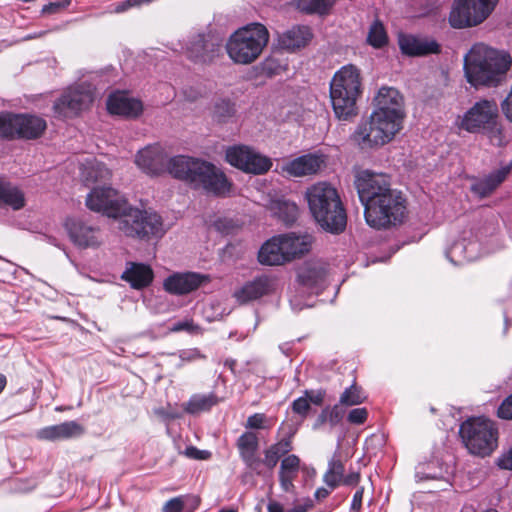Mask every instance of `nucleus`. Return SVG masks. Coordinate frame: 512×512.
I'll return each instance as SVG.
<instances>
[{
    "label": "nucleus",
    "instance_id": "obj_30",
    "mask_svg": "<svg viewBox=\"0 0 512 512\" xmlns=\"http://www.w3.org/2000/svg\"><path fill=\"white\" fill-rule=\"evenodd\" d=\"M312 33L307 26H294L279 35V46L288 51H294L307 45Z\"/></svg>",
    "mask_w": 512,
    "mask_h": 512
},
{
    "label": "nucleus",
    "instance_id": "obj_62",
    "mask_svg": "<svg viewBox=\"0 0 512 512\" xmlns=\"http://www.w3.org/2000/svg\"><path fill=\"white\" fill-rule=\"evenodd\" d=\"M214 226H215V228H216L218 231H220V232H222V233H228V232H229V230H228V229H229V227H230V223H229V221H227V220H221V219H220V220H218V221H216V222L214 223Z\"/></svg>",
    "mask_w": 512,
    "mask_h": 512
},
{
    "label": "nucleus",
    "instance_id": "obj_50",
    "mask_svg": "<svg viewBox=\"0 0 512 512\" xmlns=\"http://www.w3.org/2000/svg\"><path fill=\"white\" fill-rule=\"evenodd\" d=\"M182 453L186 457L194 460H207L211 457L210 451L200 450L195 446H188Z\"/></svg>",
    "mask_w": 512,
    "mask_h": 512
},
{
    "label": "nucleus",
    "instance_id": "obj_21",
    "mask_svg": "<svg viewBox=\"0 0 512 512\" xmlns=\"http://www.w3.org/2000/svg\"><path fill=\"white\" fill-rule=\"evenodd\" d=\"M109 113L126 118H136L143 111L142 102L130 97L127 93L117 91L109 95L107 99Z\"/></svg>",
    "mask_w": 512,
    "mask_h": 512
},
{
    "label": "nucleus",
    "instance_id": "obj_24",
    "mask_svg": "<svg viewBox=\"0 0 512 512\" xmlns=\"http://www.w3.org/2000/svg\"><path fill=\"white\" fill-rule=\"evenodd\" d=\"M330 87L349 91L351 95H360L362 84L359 69L352 64L343 66L334 74Z\"/></svg>",
    "mask_w": 512,
    "mask_h": 512
},
{
    "label": "nucleus",
    "instance_id": "obj_46",
    "mask_svg": "<svg viewBox=\"0 0 512 512\" xmlns=\"http://www.w3.org/2000/svg\"><path fill=\"white\" fill-rule=\"evenodd\" d=\"M312 507L311 500L304 503H297L288 511H285L283 505L277 501H270L267 506L268 512H307Z\"/></svg>",
    "mask_w": 512,
    "mask_h": 512
},
{
    "label": "nucleus",
    "instance_id": "obj_38",
    "mask_svg": "<svg viewBox=\"0 0 512 512\" xmlns=\"http://www.w3.org/2000/svg\"><path fill=\"white\" fill-rule=\"evenodd\" d=\"M218 402L213 393L197 394L190 398L185 406V411L190 414H198L211 409Z\"/></svg>",
    "mask_w": 512,
    "mask_h": 512
},
{
    "label": "nucleus",
    "instance_id": "obj_44",
    "mask_svg": "<svg viewBox=\"0 0 512 512\" xmlns=\"http://www.w3.org/2000/svg\"><path fill=\"white\" fill-rule=\"evenodd\" d=\"M499 119H493L489 127L485 128L481 134L486 135L491 144L501 147L506 143L503 127L499 124Z\"/></svg>",
    "mask_w": 512,
    "mask_h": 512
},
{
    "label": "nucleus",
    "instance_id": "obj_40",
    "mask_svg": "<svg viewBox=\"0 0 512 512\" xmlns=\"http://www.w3.org/2000/svg\"><path fill=\"white\" fill-rule=\"evenodd\" d=\"M0 202L9 204L14 209H19L24 205V197L16 187L0 180Z\"/></svg>",
    "mask_w": 512,
    "mask_h": 512
},
{
    "label": "nucleus",
    "instance_id": "obj_61",
    "mask_svg": "<svg viewBox=\"0 0 512 512\" xmlns=\"http://www.w3.org/2000/svg\"><path fill=\"white\" fill-rule=\"evenodd\" d=\"M62 7H63V5H61L59 2L50 3L48 5H45L42 8V13L43 14L55 13V12L59 11Z\"/></svg>",
    "mask_w": 512,
    "mask_h": 512
},
{
    "label": "nucleus",
    "instance_id": "obj_36",
    "mask_svg": "<svg viewBox=\"0 0 512 512\" xmlns=\"http://www.w3.org/2000/svg\"><path fill=\"white\" fill-rule=\"evenodd\" d=\"M337 0H294L295 8L307 15H327Z\"/></svg>",
    "mask_w": 512,
    "mask_h": 512
},
{
    "label": "nucleus",
    "instance_id": "obj_57",
    "mask_svg": "<svg viewBox=\"0 0 512 512\" xmlns=\"http://www.w3.org/2000/svg\"><path fill=\"white\" fill-rule=\"evenodd\" d=\"M363 494H364V488L363 487L359 488L355 492V494L353 496V499H352V503H351V510L359 511L361 509Z\"/></svg>",
    "mask_w": 512,
    "mask_h": 512
},
{
    "label": "nucleus",
    "instance_id": "obj_32",
    "mask_svg": "<svg viewBox=\"0 0 512 512\" xmlns=\"http://www.w3.org/2000/svg\"><path fill=\"white\" fill-rule=\"evenodd\" d=\"M121 278L134 289H142L148 286L153 280L152 269L141 263H129Z\"/></svg>",
    "mask_w": 512,
    "mask_h": 512
},
{
    "label": "nucleus",
    "instance_id": "obj_60",
    "mask_svg": "<svg viewBox=\"0 0 512 512\" xmlns=\"http://www.w3.org/2000/svg\"><path fill=\"white\" fill-rule=\"evenodd\" d=\"M199 356V353L195 350H184L181 351L179 357L182 362L184 361H192Z\"/></svg>",
    "mask_w": 512,
    "mask_h": 512
},
{
    "label": "nucleus",
    "instance_id": "obj_51",
    "mask_svg": "<svg viewBox=\"0 0 512 512\" xmlns=\"http://www.w3.org/2000/svg\"><path fill=\"white\" fill-rule=\"evenodd\" d=\"M310 403L308 401V399L304 396V397H299L297 399H295L293 402H292V410L294 413L302 416V417H306L309 410H310Z\"/></svg>",
    "mask_w": 512,
    "mask_h": 512
},
{
    "label": "nucleus",
    "instance_id": "obj_37",
    "mask_svg": "<svg viewBox=\"0 0 512 512\" xmlns=\"http://www.w3.org/2000/svg\"><path fill=\"white\" fill-rule=\"evenodd\" d=\"M291 450L292 444L290 439L283 438L264 451L263 464L272 469L277 465L279 459Z\"/></svg>",
    "mask_w": 512,
    "mask_h": 512
},
{
    "label": "nucleus",
    "instance_id": "obj_14",
    "mask_svg": "<svg viewBox=\"0 0 512 512\" xmlns=\"http://www.w3.org/2000/svg\"><path fill=\"white\" fill-rule=\"evenodd\" d=\"M355 187L362 205L367 207L372 201L381 199L388 193H396L390 188V182L386 175L363 170L355 177Z\"/></svg>",
    "mask_w": 512,
    "mask_h": 512
},
{
    "label": "nucleus",
    "instance_id": "obj_3",
    "mask_svg": "<svg viewBox=\"0 0 512 512\" xmlns=\"http://www.w3.org/2000/svg\"><path fill=\"white\" fill-rule=\"evenodd\" d=\"M168 172L194 189L207 193L225 195L230 190L225 174L212 163L201 159L182 155L172 157L169 159Z\"/></svg>",
    "mask_w": 512,
    "mask_h": 512
},
{
    "label": "nucleus",
    "instance_id": "obj_39",
    "mask_svg": "<svg viewBox=\"0 0 512 512\" xmlns=\"http://www.w3.org/2000/svg\"><path fill=\"white\" fill-rule=\"evenodd\" d=\"M345 467L343 462L333 457L328 463V469L323 476V481L331 488L338 487L343 479Z\"/></svg>",
    "mask_w": 512,
    "mask_h": 512
},
{
    "label": "nucleus",
    "instance_id": "obj_12",
    "mask_svg": "<svg viewBox=\"0 0 512 512\" xmlns=\"http://www.w3.org/2000/svg\"><path fill=\"white\" fill-rule=\"evenodd\" d=\"M93 88L90 84L81 83L70 87L58 98L53 109L61 117H74L87 109L93 102Z\"/></svg>",
    "mask_w": 512,
    "mask_h": 512
},
{
    "label": "nucleus",
    "instance_id": "obj_54",
    "mask_svg": "<svg viewBox=\"0 0 512 512\" xmlns=\"http://www.w3.org/2000/svg\"><path fill=\"white\" fill-rule=\"evenodd\" d=\"M196 329H198V326H195L194 323L190 320L179 321L171 327L172 332H179V331L194 332V330H196Z\"/></svg>",
    "mask_w": 512,
    "mask_h": 512
},
{
    "label": "nucleus",
    "instance_id": "obj_63",
    "mask_svg": "<svg viewBox=\"0 0 512 512\" xmlns=\"http://www.w3.org/2000/svg\"><path fill=\"white\" fill-rule=\"evenodd\" d=\"M328 409L323 410L320 415L318 416L316 423L314 425V428H318L319 426L323 425L326 421H328Z\"/></svg>",
    "mask_w": 512,
    "mask_h": 512
},
{
    "label": "nucleus",
    "instance_id": "obj_20",
    "mask_svg": "<svg viewBox=\"0 0 512 512\" xmlns=\"http://www.w3.org/2000/svg\"><path fill=\"white\" fill-rule=\"evenodd\" d=\"M401 52L407 56H426L440 52V45L433 39L401 34L398 39Z\"/></svg>",
    "mask_w": 512,
    "mask_h": 512
},
{
    "label": "nucleus",
    "instance_id": "obj_13",
    "mask_svg": "<svg viewBox=\"0 0 512 512\" xmlns=\"http://www.w3.org/2000/svg\"><path fill=\"white\" fill-rule=\"evenodd\" d=\"M225 157L230 165L255 175L266 173L272 166L270 158L244 145L229 147Z\"/></svg>",
    "mask_w": 512,
    "mask_h": 512
},
{
    "label": "nucleus",
    "instance_id": "obj_25",
    "mask_svg": "<svg viewBox=\"0 0 512 512\" xmlns=\"http://www.w3.org/2000/svg\"><path fill=\"white\" fill-rule=\"evenodd\" d=\"M360 95H351L349 91L330 87L333 111L340 120H349L357 114L356 102Z\"/></svg>",
    "mask_w": 512,
    "mask_h": 512
},
{
    "label": "nucleus",
    "instance_id": "obj_23",
    "mask_svg": "<svg viewBox=\"0 0 512 512\" xmlns=\"http://www.w3.org/2000/svg\"><path fill=\"white\" fill-rule=\"evenodd\" d=\"M205 277L194 272L176 273L169 276L165 282V290L172 294L183 295L196 290Z\"/></svg>",
    "mask_w": 512,
    "mask_h": 512
},
{
    "label": "nucleus",
    "instance_id": "obj_19",
    "mask_svg": "<svg viewBox=\"0 0 512 512\" xmlns=\"http://www.w3.org/2000/svg\"><path fill=\"white\" fill-rule=\"evenodd\" d=\"M512 164L502 166L488 175L476 178L471 183L470 190L478 198L490 196L510 175Z\"/></svg>",
    "mask_w": 512,
    "mask_h": 512
},
{
    "label": "nucleus",
    "instance_id": "obj_10",
    "mask_svg": "<svg viewBox=\"0 0 512 512\" xmlns=\"http://www.w3.org/2000/svg\"><path fill=\"white\" fill-rule=\"evenodd\" d=\"M498 1L455 0L449 15V23L458 29L477 26L491 15Z\"/></svg>",
    "mask_w": 512,
    "mask_h": 512
},
{
    "label": "nucleus",
    "instance_id": "obj_52",
    "mask_svg": "<svg viewBox=\"0 0 512 512\" xmlns=\"http://www.w3.org/2000/svg\"><path fill=\"white\" fill-rule=\"evenodd\" d=\"M497 415L501 419L512 420V394L498 407Z\"/></svg>",
    "mask_w": 512,
    "mask_h": 512
},
{
    "label": "nucleus",
    "instance_id": "obj_8",
    "mask_svg": "<svg viewBox=\"0 0 512 512\" xmlns=\"http://www.w3.org/2000/svg\"><path fill=\"white\" fill-rule=\"evenodd\" d=\"M405 213V199L400 192L388 193L364 208L366 223L378 230L401 223Z\"/></svg>",
    "mask_w": 512,
    "mask_h": 512
},
{
    "label": "nucleus",
    "instance_id": "obj_45",
    "mask_svg": "<svg viewBox=\"0 0 512 512\" xmlns=\"http://www.w3.org/2000/svg\"><path fill=\"white\" fill-rule=\"evenodd\" d=\"M299 468V457L297 455L290 454L282 459L279 474L296 478Z\"/></svg>",
    "mask_w": 512,
    "mask_h": 512
},
{
    "label": "nucleus",
    "instance_id": "obj_18",
    "mask_svg": "<svg viewBox=\"0 0 512 512\" xmlns=\"http://www.w3.org/2000/svg\"><path fill=\"white\" fill-rule=\"evenodd\" d=\"M135 163L145 173L159 175L168 170L169 160L159 145H151L137 153Z\"/></svg>",
    "mask_w": 512,
    "mask_h": 512
},
{
    "label": "nucleus",
    "instance_id": "obj_7",
    "mask_svg": "<svg viewBox=\"0 0 512 512\" xmlns=\"http://www.w3.org/2000/svg\"><path fill=\"white\" fill-rule=\"evenodd\" d=\"M459 433L471 454L485 457L497 447L498 432L488 419H468L461 424Z\"/></svg>",
    "mask_w": 512,
    "mask_h": 512
},
{
    "label": "nucleus",
    "instance_id": "obj_29",
    "mask_svg": "<svg viewBox=\"0 0 512 512\" xmlns=\"http://www.w3.org/2000/svg\"><path fill=\"white\" fill-rule=\"evenodd\" d=\"M327 274L326 264L319 260L305 262L298 270L299 282L309 288L322 284Z\"/></svg>",
    "mask_w": 512,
    "mask_h": 512
},
{
    "label": "nucleus",
    "instance_id": "obj_5",
    "mask_svg": "<svg viewBox=\"0 0 512 512\" xmlns=\"http://www.w3.org/2000/svg\"><path fill=\"white\" fill-rule=\"evenodd\" d=\"M511 64L509 54L477 45L465 57L464 71L467 81L474 87L496 86Z\"/></svg>",
    "mask_w": 512,
    "mask_h": 512
},
{
    "label": "nucleus",
    "instance_id": "obj_9",
    "mask_svg": "<svg viewBox=\"0 0 512 512\" xmlns=\"http://www.w3.org/2000/svg\"><path fill=\"white\" fill-rule=\"evenodd\" d=\"M493 119H499V107L494 99L481 98L462 114L456 116L453 126L460 134H480L489 127Z\"/></svg>",
    "mask_w": 512,
    "mask_h": 512
},
{
    "label": "nucleus",
    "instance_id": "obj_56",
    "mask_svg": "<svg viewBox=\"0 0 512 512\" xmlns=\"http://www.w3.org/2000/svg\"><path fill=\"white\" fill-rule=\"evenodd\" d=\"M498 465L502 469H512V447L498 459Z\"/></svg>",
    "mask_w": 512,
    "mask_h": 512
},
{
    "label": "nucleus",
    "instance_id": "obj_17",
    "mask_svg": "<svg viewBox=\"0 0 512 512\" xmlns=\"http://www.w3.org/2000/svg\"><path fill=\"white\" fill-rule=\"evenodd\" d=\"M325 161L321 155L308 153L281 163L280 172L289 177L311 176L322 168Z\"/></svg>",
    "mask_w": 512,
    "mask_h": 512
},
{
    "label": "nucleus",
    "instance_id": "obj_1",
    "mask_svg": "<svg viewBox=\"0 0 512 512\" xmlns=\"http://www.w3.org/2000/svg\"><path fill=\"white\" fill-rule=\"evenodd\" d=\"M86 206L91 211L118 219V229L126 236L149 239L164 234L162 219L157 213L130 207L110 186L93 187L86 197Z\"/></svg>",
    "mask_w": 512,
    "mask_h": 512
},
{
    "label": "nucleus",
    "instance_id": "obj_2",
    "mask_svg": "<svg viewBox=\"0 0 512 512\" xmlns=\"http://www.w3.org/2000/svg\"><path fill=\"white\" fill-rule=\"evenodd\" d=\"M375 109L367 121L361 122L352 134L362 149L390 142L402 128L405 117L404 98L394 87H381L374 97Z\"/></svg>",
    "mask_w": 512,
    "mask_h": 512
},
{
    "label": "nucleus",
    "instance_id": "obj_34",
    "mask_svg": "<svg viewBox=\"0 0 512 512\" xmlns=\"http://www.w3.org/2000/svg\"><path fill=\"white\" fill-rule=\"evenodd\" d=\"M476 243L462 239L453 243L445 252L447 259L455 265H461L465 261H472L475 255Z\"/></svg>",
    "mask_w": 512,
    "mask_h": 512
},
{
    "label": "nucleus",
    "instance_id": "obj_26",
    "mask_svg": "<svg viewBox=\"0 0 512 512\" xmlns=\"http://www.w3.org/2000/svg\"><path fill=\"white\" fill-rule=\"evenodd\" d=\"M274 288L273 281L268 276H260L247 282L234 292V297L239 303H247L257 300L270 293Z\"/></svg>",
    "mask_w": 512,
    "mask_h": 512
},
{
    "label": "nucleus",
    "instance_id": "obj_31",
    "mask_svg": "<svg viewBox=\"0 0 512 512\" xmlns=\"http://www.w3.org/2000/svg\"><path fill=\"white\" fill-rule=\"evenodd\" d=\"M282 239L288 262L308 253L313 242L312 235L307 233L302 235H296L295 233L283 234Z\"/></svg>",
    "mask_w": 512,
    "mask_h": 512
},
{
    "label": "nucleus",
    "instance_id": "obj_11",
    "mask_svg": "<svg viewBox=\"0 0 512 512\" xmlns=\"http://www.w3.org/2000/svg\"><path fill=\"white\" fill-rule=\"evenodd\" d=\"M41 117L25 114H0V138L35 139L46 129Z\"/></svg>",
    "mask_w": 512,
    "mask_h": 512
},
{
    "label": "nucleus",
    "instance_id": "obj_15",
    "mask_svg": "<svg viewBox=\"0 0 512 512\" xmlns=\"http://www.w3.org/2000/svg\"><path fill=\"white\" fill-rule=\"evenodd\" d=\"M65 228L70 240L79 248H97L102 244L100 229L81 219H68Z\"/></svg>",
    "mask_w": 512,
    "mask_h": 512
},
{
    "label": "nucleus",
    "instance_id": "obj_48",
    "mask_svg": "<svg viewBox=\"0 0 512 512\" xmlns=\"http://www.w3.org/2000/svg\"><path fill=\"white\" fill-rule=\"evenodd\" d=\"M249 429H266V416L263 413H255L247 418L245 425Z\"/></svg>",
    "mask_w": 512,
    "mask_h": 512
},
{
    "label": "nucleus",
    "instance_id": "obj_6",
    "mask_svg": "<svg viewBox=\"0 0 512 512\" xmlns=\"http://www.w3.org/2000/svg\"><path fill=\"white\" fill-rule=\"evenodd\" d=\"M268 39L267 29L261 24H254L234 32L226 44V50L233 62L250 64L260 56Z\"/></svg>",
    "mask_w": 512,
    "mask_h": 512
},
{
    "label": "nucleus",
    "instance_id": "obj_58",
    "mask_svg": "<svg viewBox=\"0 0 512 512\" xmlns=\"http://www.w3.org/2000/svg\"><path fill=\"white\" fill-rule=\"evenodd\" d=\"M294 479H295L294 477L279 474L280 485H281L282 489L286 492L290 491L294 487V485H293Z\"/></svg>",
    "mask_w": 512,
    "mask_h": 512
},
{
    "label": "nucleus",
    "instance_id": "obj_49",
    "mask_svg": "<svg viewBox=\"0 0 512 512\" xmlns=\"http://www.w3.org/2000/svg\"><path fill=\"white\" fill-rule=\"evenodd\" d=\"M344 405H341L340 402L338 404H335L330 410H328V422L332 427L338 425L344 415H345V409L343 408Z\"/></svg>",
    "mask_w": 512,
    "mask_h": 512
},
{
    "label": "nucleus",
    "instance_id": "obj_55",
    "mask_svg": "<svg viewBox=\"0 0 512 512\" xmlns=\"http://www.w3.org/2000/svg\"><path fill=\"white\" fill-rule=\"evenodd\" d=\"M325 392L322 390L318 391H305V397L308 399L309 403H313L315 405H321L324 400Z\"/></svg>",
    "mask_w": 512,
    "mask_h": 512
},
{
    "label": "nucleus",
    "instance_id": "obj_53",
    "mask_svg": "<svg viewBox=\"0 0 512 512\" xmlns=\"http://www.w3.org/2000/svg\"><path fill=\"white\" fill-rule=\"evenodd\" d=\"M184 507L182 497H175L167 501L163 507V512H181Z\"/></svg>",
    "mask_w": 512,
    "mask_h": 512
},
{
    "label": "nucleus",
    "instance_id": "obj_41",
    "mask_svg": "<svg viewBox=\"0 0 512 512\" xmlns=\"http://www.w3.org/2000/svg\"><path fill=\"white\" fill-rule=\"evenodd\" d=\"M367 399V395L363 391V389L356 385L352 384L350 387L346 388L340 396L339 402L341 405L345 406H355L362 404Z\"/></svg>",
    "mask_w": 512,
    "mask_h": 512
},
{
    "label": "nucleus",
    "instance_id": "obj_42",
    "mask_svg": "<svg viewBox=\"0 0 512 512\" xmlns=\"http://www.w3.org/2000/svg\"><path fill=\"white\" fill-rule=\"evenodd\" d=\"M367 42L374 48H381L388 42V36L383 24L375 20L369 28Z\"/></svg>",
    "mask_w": 512,
    "mask_h": 512
},
{
    "label": "nucleus",
    "instance_id": "obj_64",
    "mask_svg": "<svg viewBox=\"0 0 512 512\" xmlns=\"http://www.w3.org/2000/svg\"><path fill=\"white\" fill-rule=\"evenodd\" d=\"M329 494H330V491L328 489H326V488H323V487L318 488L315 491V497L318 500L326 498Z\"/></svg>",
    "mask_w": 512,
    "mask_h": 512
},
{
    "label": "nucleus",
    "instance_id": "obj_47",
    "mask_svg": "<svg viewBox=\"0 0 512 512\" xmlns=\"http://www.w3.org/2000/svg\"><path fill=\"white\" fill-rule=\"evenodd\" d=\"M367 417L368 411L366 408H354L349 411L347 415V421L353 425H361L367 420Z\"/></svg>",
    "mask_w": 512,
    "mask_h": 512
},
{
    "label": "nucleus",
    "instance_id": "obj_43",
    "mask_svg": "<svg viewBox=\"0 0 512 512\" xmlns=\"http://www.w3.org/2000/svg\"><path fill=\"white\" fill-rule=\"evenodd\" d=\"M235 114L234 104L227 99H219L214 103L213 118L218 122H226Z\"/></svg>",
    "mask_w": 512,
    "mask_h": 512
},
{
    "label": "nucleus",
    "instance_id": "obj_27",
    "mask_svg": "<svg viewBox=\"0 0 512 512\" xmlns=\"http://www.w3.org/2000/svg\"><path fill=\"white\" fill-rule=\"evenodd\" d=\"M258 260L261 264L269 266L288 262L282 235L274 236L262 245L258 253Z\"/></svg>",
    "mask_w": 512,
    "mask_h": 512
},
{
    "label": "nucleus",
    "instance_id": "obj_33",
    "mask_svg": "<svg viewBox=\"0 0 512 512\" xmlns=\"http://www.w3.org/2000/svg\"><path fill=\"white\" fill-rule=\"evenodd\" d=\"M237 447L245 464L251 469H256V465L259 463L256 457V451L258 449V438L256 434L253 432L243 433L237 440Z\"/></svg>",
    "mask_w": 512,
    "mask_h": 512
},
{
    "label": "nucleus",
    "instance_id": "obj_22",
    "mask_svg": "<svg viewBox=\"0 0 512 512\" xmlns=\"http://www.w3.org/2000/svg\"><path fill=\"white\" fill-rule=\"evenodd\" d=\"M84 427L76 421H67L44 427L37 431V438L48 441L67 440L84 434Z\"/></svg>",
    "mask_w": 512,
    "mask_h": 512
},
{
    "label": "nucleus",
    "instance_id": "obj_35",
    "mask_svg": "<svg viewBox=\"0 0 512 512\" xmlns=\"http://www.w3.org/2000/svg\"><path fill=\"white\" fill-rule=\"evenodd\" d=\"M273 216L285 225H292L298 217V207L294 202L286 199H274L269 207Z\"/></svg>",
    "mask_w": 512,
    "mask_h": 512
},
{
    "label": "nucleus",
    "instance_id": "obj_4",
    "mask_svg": "<svg viewBox=\"0 0 512 512\" xmlns=\"http://www.w3.org/2000/svg\"><path fill=\"white\" fill-rule=\"evenodd\" d=\"M305 197L313 218L323 230L332 234L345 230L347 215L336 188L319 182L307 189Z\"/></svg>",
    "mask_w": 512,
    "mask_h": 512
},
{
    "label": "nucleus",
    "instance_id": "obj_28",
    "mask_svg": "<svg viewBox=\"0 0 512 512\" xmlns=\"http://www.w3.org/2000/svg\"><path fill=\"white\" fill-rule=\"evenodd\" d=\"M81 178L86 186H107L111 171L96 159H87L81 165Z\"/></svg>",
    "mask_w": 512,
    "mask_h": 512
},
{
    "label": "nucleus",
    "instance_id": "obj_59",
    "mask_svg": "<svg viewBox=\"0 0 512 512\" xmlns=\"http://www.w3.org/2000/svg\"><path fill=\"white\" fill-rule=\"evenodd\" d=\"M360 480V474L358 472H352L347 476H343L342 482L344 485L353 486L358 484Z\"/></svg>",
    "mask_w": 512,
    "mask_h": 512
},
{
    "label": "nucleus",
    "instance_id": "obj_16",
    "mask_svg": "<svg viewBox=\"0 0 512 512\" xmlns=\"http://www.w3.org/2000/svg\"><path fill=\"white\" fill-rule=\"evenodd\" d=\"M184 53L194 63L207 64L213 61L218 50V44L210 35L193 34L185 46Z\"/></svg>",
    "mask_w": 512,
    "mask_h": 512
}]
</instances>
